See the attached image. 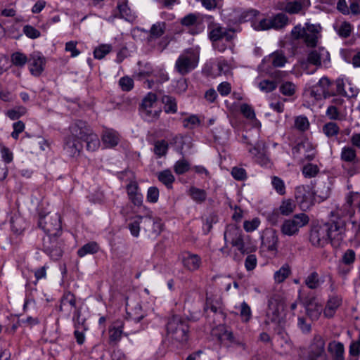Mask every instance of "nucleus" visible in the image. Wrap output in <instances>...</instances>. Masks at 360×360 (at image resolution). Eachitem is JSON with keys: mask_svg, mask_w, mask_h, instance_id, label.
<instances>
[{"mask_svg": "<svg viewBox=\"0 0 360 360\" xmlns=\"http://www.w3.org/2000/svg\"><path fill=\"white\" fill-rule=\"evenodd\" d=\"M68 131L63 139V150L68 157L77 158L82 152L84 141L93 129L86 121L77 120L70 124Z\"/></svg>", "mask_w": 360, "mask_h": 360, "instance_id": "f257e3e1", "label": "nucleus"}, {"mask_svg": "<svg viewBox=\"0 0 360 360\" xmlns=\"http://www.w3.org/2000/svg\"><path fill=\"white\" fill-rule=\"evenodd\" d=\"M166 330L168 338L177 342L186 343L189 339L188 324L178 316H173L169 319Z\"/></svg>", "mask_w": 360, "mask_h": 360, "instance_id": "f03ea898", "label": "nucleus"}, {"mask_svg": "<svg viewBox=\"0 0 360 360\" xmlns=\"http://www.w3.org/2000/svg\"><path fill=\"white\" fill-rule=\"evenodd\" d=\"M142 117L147 122H151L158 120L162 112L158 106V97L155 94L149 92L142 100L139 108Z\"/></svg>", "mask_w": 360, "mask_h": 360, "instance_id": "7ed1b4c3", "label": "nucleus"}, {"mask_svg": "<svg viewBox=\"0 0 360 360\" xmlns=\"http://www.w3.org/2000/svg\"><path fill=\"white\" fill-rule=\"evenodd\" d=\"M198 60L196 52L192 49H188L178 57L174 68L180 75H185L198 66Z\"/></svg>", "mask_w": 360, "mask_h": 360, "instance_id": "20e7f679", "label": "nucleus"}, {"mask_svg": "<svg viewBox=\"0 0 360 360\" xmlns=\"http://www.w3.org/2000/svg\"><path fill=\"white\" fill-rule=\"evenodd\" d=\"M324 224L327 233H328L329 242L333 247H339L345 236V221L338 217Z\"/></svg>", "mask_w": 360, "mask_h": 360, "instance_id": "39448f33", "label": "nucleus"}, {"mask_svg": "<svg viewBox=\"0 0 360 360\" xmlns=\"http://www.w3.org/2000/svg\"><path fill=\"white\" fill-rule=\"evenodd\" d=\"M38 225L46 233V236H60L62 234L61 218L58 213L40 217Z\"/></svg>", "mask_w": 360, "mask_h": 360, "instance_id": "423d86ee", "label": "nucleus"}, {"mask_svg": "<svg viewBox=\"0 0 360 360\" xmlns=\"http://www.w3.org/2000/svg\"><path fill=\"white\" fill-rule=\"evenodd\" d=\"M309 221V218L306 214H297L292 219L284 221L281 226V232L288 236L296 235L300 229L306 226Z\"/></svg>", "mask_w": 360, "mask_h": 360, "instance_id": "0eeeda50", "label": "nucleus"}, {"mask_svg": "<svg viewBox=\"0 0 360 360\" xmlns=\"http://www.w3.org/2000/svg\"><path fill=\"white\" fill-rule=\"evenodd\" d=\"M64 243L60 236H44L43 238V251L53 260H58L63 255Z\"/></svg>", "mask_w": 360, "mask_h": 360, "instance_id": "6e6552de", "label": "nucleus"}, {"mask_svg": "<svg viewBox=\"0 0 360 360\" xmlns=\"http://www.w3.org/2000/svg\"><path fill=\"white\" fill-rule=\"evenodd\" d=\"M332 83L328 77H321L319 82L311 86L309 89V96L312 101H320L334 95L331 89Z\"/></svg>", "mask_w": 360, "mask_h": 360, "instance_id": "1a4fd4ad", "label": "nucleus"}, {"mask_svg": "<svg viewBox=\"0 0 360 360\" xmlns=\"http://www.w3.org/2000/svg\"><path fill=\"white\" fill-rule=\"evenodd\" d=\"M326 342L319 334L315 335L308 347L307 360H326Z\"/></svg>", "mask_w": 360, "mask_h": 360, "instance_id": "9d476101", "label": "nucleus"}, {"mask_svg": "<svg viewBox=\"0 0 360 360\" xmlns=\"http://www.w3.org/2000/svg\"><path fill=\"white\" fill-rule=\"evenodd\" d=\"M209 38L213 42L219 41H231L235 37L233 30L221 26L219 24H213L208 26Z\"/></svg>", "mask_w": 360, "mask_h": 360, "instance_id": "9b49d317", "label": "nucleus"}, {"mask_svg": "<svg viewBox=\"0 0 360 360\" xmlns=\"http://www.w3.org/2000/svg\"><path fill=\"white\" fill-rule=\"evenodd\" d=\"M181 24L188 29L193 35L201 33L204 30L202 20L199 13H191L181 19Z\"/></svg>", "mask_w": 360, "mask_h": 360, "instance_id": "f8f14e48", "label": "nucleus"}, {"mask_svg": "<svg viewBox=\"0 0 360 360\" xmlns=\"http://www.w3.org/2000/svg\"><path fill=\"white\" fill-rule=\"evenodd\" d=\"M326 54V57L329 60V53L323 49L319 51H312L308 56L307 60L302 63V68L306 71L307 74L314 73L316 68L321 65L322 56Z\"/></svg>", "mask_w": 360, "mask_h": 360, "instance_id": "ddd939ff", "label": "nucleus"}, {"mask_svg": "<svg viewBox=\"0 0 360 360\" xmlns=\"http://www.w3.org/2000/svg\"><path fill=\"white\" fill-rule=\"evenodd\" d=\"M224 238L225 245L220 249V251L223 255H229V250H228L227 244L230 243L231 245L234 241L241 240L243 238V234L240 228L235 225H229L224 231Z\"/></svg>", "mask_w": 360, "mask_h": 360, "instance_id": "4468645a", "label": "nucleus"}, {"mask_svg": "<svg viewBox=\"0 0 360 360\" xmlns=\"http://www.w3.org/2000/svg\"><path fill=\"white\" fill-rule=\"evenodd\" d=\"M295 197L302 210H307L314 204L312 192L304 186H298L295 189Z\"/></svg>", "mask_w": 360, "mask_h": 360, "instance_id": "2eb2a0df", "label": "nucleus"}, {"mask_svg": "<svg viewBox=\"0 0 360 360\" xmlns=\"http://www.w3.org/2000/svg\"><path fill=\"white\" fill-rule=\"evenodd\" d=\"M125 190L131 203L136 207H141L143 205V195L141 193V188L136 181H129L125 186Z\"/></svg>", "mask_w": 360, "mask_h": 360, "instance_id": "dca6fc26", "label": "nucleus"}, {"mask_svg": "<svg viewBox=\"0 0 360 360\" xmlns=\"http://www.w3.org/2000/svg\"><path fill=\"white\" fill-rule=\"evenodd\" d=\"M356 260V253L352 249H347L342 255L338 264V273L345 276L354 268V263Z\"/></svg>", "mask_w": 360, "mask_h": 360, "instance_id": "f3484780", "label": "nucleus"}, {"mask_svg": "<svg viewBox=\"0 0 360 360\" xmlns=\"http://www.w3.org/2000/svg\"><path fill=\"white\" fill-rule=\"evenodd\" d=\"M27 63L30 73L33 76L39 77L44 70L46 58L40 53H34L30 55Z\"/></svg>", "mask_w": 360, "mask_h": 360, "instance_id": "a211bd4d", "label": "nucleus"}, {"mask_svg": "<svg viewBox=\"0 0 360 360\" xmlns=\"http://www.w3.org/2000/svg\"><path fill=\"white\" fill-rule=\"evenodd\" d=\"M303 304L307 316L312 321L318 320L321 314L322 313L323 314L322 305L318 302L316 298L314 297L304 299Z\"/></svg>", "mask_w": 360, "mask_h": 360, "instance_id": "6ab92c4d", "label": "nucleus"}, {"mask_svg": "<svg viewBox=\"0 0 360 360\" xmlns=\"http://www.w3.org/2000/svg\"><path fill=\"white\" fill-rule=\"evenodd\" d=\"M342 304V298L338 295H330L323 308V316L326 319H332Z\"/></svg>", "mask_w": 360, "mask_h": 360, "instance_id": "aec40b11", "label": "nucleus"}, {"mask_svg": "<svg viewBox=\"0 0 360 360\" xmlns=\"http://www.w3.org/2000/svg\"><path fill=\"white\" fill-rule=\"evenodd\" d=\"M309 239L312 245L315 246H324L330 243L325 224L314 228L311 231Z\"/></svg>", "mask_w": 360, "mask_h": 360, "instance_id": "412c9836", "label": "nucleus"}, {"mask_svg": "<svg viewBox=\"0 0 360 360\" xmlns=\"http://www.w3.org/2000/svg\"><path fill=\"white\" fill-rule=\"evenodd\" d=\"M262 142L255 141L253 145L250 146L247 149L255 162L261 165H267L269 163V160L266 155L264 149L262 148Z\"/></svg>", "mask_w": 360, "mask_h": 360, "instance_id": "4be33fe9", "label": "nucleus"}, {"mask_svg": "<svg viewBox=\"0 0 360 360\" xmlns=\"http://www.w3.org/2000/svg\"><path fill=\"white\" fill-rule=\"evenodd\" d=\"M182 264L189 271H195L202 264V259L200 255L186 252L182 255Z\"/></svg>", "mask_w": 360, "mask_h": 360, "instance_id": "5701e85b", "label": "nucleus"}, {"mask_svg": "<svg viewBox=\"0 0 360 360\" xmlns=\"http://www.w3.org/2000/svg\"><path fill=\"white\" fill-rule=\"evenodd\" d=\"M124 323L121 319L115 321L109 328V340L110 343L117 344L121 339L122 335L127 336V333H124Z\"/></svg>", "mask_w": 360, "mask_h": 360, "instance_id": "b1692460", "label": "nucleus"}, {"mask_svg": "<svg viewBox=\"0 0 360 360\" xmlns=\"http://www.w3.org/2000/svg\"><path fill=\"white\" fill-rule=\"evenodd\" d=\"M287 62L286 57L279 52H274L263 58L262 63L268 68H282Z\"/></svg>", "mask_w": 360, "mask_h": 360, "instance_id": "393cba45", "label": "nucleus"}, {"mask_svg": "<svg viewBox=\"0 0 360 360\" xmlns=\"http://www.w3.org/2000/svg\"><path fill=\"white\" fill-rule=\"evenodd\" d=\"M101 140L105 148H112L118 145L120 136L117 131L112 129H107L103 131Z\"/></svg>", "mask_w": 360, "mask_h": 360, "instance_id": "a878e982", "label": "nucleus"}, {"mask_svg": "<svg viewBox=\"0 0 360 360\" xmlns=\"http://www.w3.org/2000/svg\"><path fill=\"white\" fill-rule=\"evenodd\" d=\"M328 351L333 360H345V347L342 342L335 340L330 342Z\"/></svg>", "mask_w": 360, "mask_h": 360, "instance_id": "bb28decb", "label": "nucleus"}, {"mask_svg": "<svg viewBox=\"0 0 360 360\" xmlns=\"http://www.w3.org/2000/svg\"><path fill=\"white\" fill-rule=\"evenodd\" d=\"M281 309V304L278 300L271 297L268 301L266 316L271 321H276L278 319Z\"/></svg>", "mask_w": 360, "mask_h": 360, "instance_id": "cd10ccee", "label": "nucleus"}, {"mask_svg": "<svg viewBox=\"0 0 360 360\" xmlns=\"http://www.w3.org/2000/svg\"><path fill=\"white\" fill-rule=\"evenodd\" d=\"M323 283L324 279L316 271L309 274L304 278V284L311 290L318 289Z\"/></svg>", "mask_w": 360, "mask_h": 360, "instance_id": "c85d7f7f", "label": "nucleus"}, {"mask_svg": "<svg viewBox=\"0 0 360 360\" xmlns=\"http://www.w3.org/2000/svg\"><path fill=\"white\" fill-rule=\"evenodd\" d=\"M310 4V0H297L287 3L284 10L290 14L298 13L303 8H307Z\"/></svg>", "mask_w": 360, "mask_h": 360, "instance_id": "c756f323", "label": "nucleus"}, {"mask_svg": "<svg viewBox=\"0 0 360 360\" xmlns=\"http://www.w3.org/2000/svg\"><path fill=\"white\" fill-rule=\"evenodd\" d=\"M166 30V23L165 22H157L153 24L148 31V41L151 42L153 39H156L162 37Z\"/></svg>", "mask_w": 360, "mask_h": 360, "instance_id": "7c9ffc66", "label": "nucleus"}, {"mask_svg": "<svg viewBox=\"0 0 360 360\" xmlns=\"http://www.w3.org/2000/svg\"><path fill=\"white\" fill-rule=\"evenodd\" d=\"M158 179L164 184L168 189L173 186L175 177L169 169H165L158 173Z\"/></svg>", "mask_w": 360, "mask_h": 360, "instance_id": "2f4dec72", "label": "nucleus"}, {"mask_svg": "<svg viewBox=\"0 0 360 360\" xmlns=\"http://www.w3.org/2000/svg\"><path fill=\"white\" fill-rule=\"evenodd\" d=\"M188 194L194 202L198 204L205 201L207 195L205 190L195 186H191L188 191Z\"/></svg>", "mask_w": 360, "mask_h": 360, "instance_id": "473e14b6", "label": "nucleus"}, {"mask_svg": "<svg viewBox=\"0 0 360 360\" xmlns=\"http://www.w3.org/2000/svg\"><path fill=\"white\" fill-rule=\"evenodd\" d=\"M84 143H86V149L89 152L96 151L101 146L100 139L94 131L88 136L87 139L84 141Z\"/></svg>", "mask_w": 360, "mask_h": 360, "instance_id": "72a5a7b5", "label": "nucleus"}, {"mask_svg": "<svg viewBox=\"0 0 360 360\" xmlns=\"http://www.w3.org/2000/svg\"><path fill=\"white\" fill-rule=\"evenodd\" d=\"M271 29L279 30L285 27L289 22L288 17L284 13H278L271 18Z\"/></svg>", "mask_w": 360, "mask_h": 360, "instance_id": "f704fd0d", "label": "nucleus"}, {"mask_svg": "<svg viewBox=\"0 0 360 360\" xmlns=\"http://www.w3.org/2000/svg\"><path fill=\"white\" fill-rule=\"evenodd\" d=\"M98 250H99L98 244L95 241H92V242L87 243L84 244L82 247H81L77 250V255L79 257H84V256H86V255H89V254H90V255L95 254V253L98 252Z\"/></svg>", "mask_w": 360, "mask_h": 360, "instance_id": "c9c22d12", "label": "nucleus"}, {"mask_svg": "<svg viewBox=\"0 0 360 360\" xmlns=\"http://www.w3.org/2000/svg\"><path fill=\"white\" fill-rule=\"evenodd\" d=\"M117 7L120 18H123L127 21H133L135 20L136 15L128 6L127 2L119 3Z\"/></svg>", "mask_w": 360, "mask_h": 360, "instance_id": "e433bc0d", "label": "nucleus"}, {"mask_svg": "<svg viewBox=\"0 0 360 360\" xmlns=\"http://www.w3.org/2000/svg\"><path fill=\"white\" fill-rule=\"evenodd\" d=\"M219 340L221 344L226 346H229L230 345H244L239 340H236L233 333L229 330H224V332L219 336Z\"/></svg>", "mask_w": 360, "mask_h": 360, "instance_id": "4c0bfd02", "label": "nucleus"}, {"mask_svg": "<svg viewBox=\"0 0 360 360\" xmlns=\"http://www.w3.org/2000/svg\"><path fill=\"white\" fill-rule=\"evenodd\" d=\"M291 274V269L288 264H283L274 273V278L276 283H283Z\"/></svg>", "mask_w": 360, "mask_h": 360, "instance_id": "58836bf2", "label": "nucleus"}, {"mask_svg": "<svg viewBox=\"0 0 360 360\" xmlns=\"http://www.w3.org/2000/svg\"><path fill=\"white\" fill-rule=\"evenodd\" d=\"M169 149V145L165 140H158L154 143L153 152L157 158L165 156Z\"/></svg>", "mask_w": 360, "mask_h": 360, "instance_id": "ea45409f", "label": "nucleus"}, {"mask_svg": "<svg viewBox=\"0 0 360 360\" xmlns=\"http://www.w3.org/2000/svg\"><path fill=\"white\" fill-rule=\"evenodd\" d=\"M162 103L165 104L164 110L166 113H176L177 111V103L176 99L169 96H165L162 98Z\"/></svg>", "mask_w": 360, "mask_h": 360, "instance_id": "a19ab883", "label": "nucleus"}, {"mask_svg": "<svg viewBox=\"0 0 360 360\" xmlns=\"http://www.w3.org/2000/svg\"><path fill=\"white\" fill-rule=\"evenodd\" d=\"M309 122L304 115H299L295 117L294 127L302 132H304L309 129Z\"/></svg>", "mask_w": 360, "mask_h": 360, "instance_id": "79ce46f5", "label": "nucleus"}, {"mask_svg": "<svg viewBox=\"0 0 360 360\" xmlns=\"http://www.w3.org/2000/svg\"><path fill=\"white\" fill-rule=\"evenodd\" d=\"M70 305L71 308L76 307V298L73 293L70 291L65 292L60 300V310L63 311V307Z\"/></svg>", "mask_w": 360, "mask_h": 360, "instance_id": "37998d69", "label": "nucleus"}, {"mask_svg": "<svg viewBox=\"0 0 360 360\" xmlns=\"http://www.w3.org/2000/svg\"><path fill=\"white\" fill-rule=\"evenodd\" d=\"M297 90L296 85L289 81L283 82L279 86V91L284 96H293Z\"/></svg>", "mask_w": 360, "mask_h": 360, "instance_id": "c03bdc74", "label": "nucleus"}, {"mask_svg": "<svg viewBox=\"0 0 360 360\" xmlns=\"http://www.w3.org/2000/svg\"><path fill=\"white\" fill-rule=\"evenodd\" d=\"M27 112L25 107L20 105L6 111V115L11 120H16L25 115Z\"/></svg>", "mask_w": 360, "mask_h": 360, "instance_id": "a18cd8bd", "label": "nucleus"}, {"mask_svg": "<svg viewBox=\"0 0 360 360\" xmlns=\"http://www.w3.org/2000/svg\"><path fill=\"white\" fill-rule=\"evenodd\" d=\"M323 132L328 138L336 136L340 132V127L335 122H330L323 125Z\"/></svg>", "mask_w": 360, "mask_h": 360, "instance_id": "49530a36", "label": "nucleus"}, {"mask_svg": "<svg viewBox=\"0 0 360 360\" xmlns=\"http://www.w3.org/2000/svg\"><path fill=\"white\" fill-rule=\"evenodd\" d=\"M182 122L184 128L193 129L200 125L201 120L197 115H191L184 118Z\"/></svg>", "mask_w": 360, "mask_h": 360, "instance_id": "de8ad7c7", "label": "nucleus"}, {"mask_svg": "<svg viewBox=\"0 0 360 360\" xmlns=\"http://www.w3.org/2000/svg\"><path fill=\"white\" fill-rule=\"evenodd\" d=\"M112 49V45L103 44L97 46L94 51V56L95 58L101 60L105 58Z\"/></svg>", "mask_w": 360, "mask_h": 360, "instance_id": "09e8293b", "label": "nucleus"}, {"mask_svg": "<svg viewBox=\"0 0 360 360\" xmlns=\"http://www.w3.org/2000/svg\"><path fill=\"white\" fill-rule=\"evenodd\" d=\"M341 160L347 162H352L355 160L356 153L354 149L349 146H345L342 148Z\"/></svg>", "mask_w": 360, "mask_h": 360, "instance_id": "8fccbe9b", "label": "nucleus"}, {"mask_svg": "<svg viewBox=\"0 0 360 360\" xmlns=\"http://www.w3.org/2000/svg\"><path fill=\"white\" fill-rule=\"evenodd\" d=\"M302 174L306 178L315 177L319 172V168L316 165L308 163L302 169Z\"/></svg>", "mask_w": 360, "mask_h": 360, "instance_id": "3c124183", "label": "nucleus"}, {"mask_svg": "<svg viewBox=\"0 0 360 360\" xmlns=\"http://www.w3.org/2000/svg\"><path fill=\"white\" fill-rule=\"evenodd\" d=\"M12 63L17 67H23L28 61L25 54L21 52H15L11 56Z\"/></svg>", "mask_w": 360, "mask_h": 360, "instance_id": "603ef678", "label": "nucleus"}, {"mask_svg": "<svg viewBox=\"0 0 360 360\" xmlns=\"http://www.w3.org/2000/svg\"><path fill=\"white\" fill-rule=\"evenodd\" d=\"M189 169L190 164L184 158L176 161L174 165V171L178 175L183 174L187 172Z\"/></svg>", "mask_w": 360, "mask_h": 360, "instance_id": "864d4df0", "label": "nucleus"}, {"mask_svg": "<svg viewBox=\"0 0 360 360\" xmlns=\"http://www.w3.org/2000/svg\"><path fill=\"white\" fill-rule=\"evenodd\" d=\"M309 146L308 141H304L297 143L292 148V153L294 159L297 160L298 161L303 162L302 158L300 156V154L304 153L306 147Z\"/></svg>", "mask_w": 360, "mask_h": 360, "instance_id": "5fc2aeb1", "label": "nucleus"}, {"mask_svg": "<svg viewBox=\"0 0 360 360\" xmlns=\"http://www.w3.org/2000/svg\"><path fill=\"white\" fill-rule=\"evenodd\" d=\"M260 91L266 93L271 92L276 88V84L273 80L263 79L257 84Z\"/></svg>", "mask_w": 360, "mask_h": 360, "instance_id": "6e6d98bb", "label": "nucleus"}, {"mask_svg": "<svg viewBox=\"0 0 360 360\" xmlns=\"http://www.w3.org/2000/svg\"><path fill=\"white\" fill-rule=\"evenodd\" d=\"M277 236L274 233H271L269 236L262 238V244L266 247L269 251H274L277 249Z\"/></svg>", "mask_w": 360, "mask_h": 360, "instance_id": "4d7b16f0", "label": "nucleus"}, {"mask_svg": "<svg viewBox=\"0 0 360 360\" xmlns=\"http://www.w3.org/2000/svg\"><path fill=\"white\" fill-rule=\"evenodd\" d=\"M295 207L292 200L288 199L281 202L279 207V212L281 214L288 216L294 211Z\"/></svg>", "mask_w": 360, "mask_h": 360, "instance_id": "13d9d810", "label": "nucleus"}, {"mask_svg": "<svg viewBox=\"0 0 360 360\" xmlns=\"http://www.w3.org/2000/svg\"><path fill=\"white\" fill-rule=\"evenodd\" d=\"M240 316L243 322H248L252 317V310L246 302H243L240 307Z\"/></svg>", "mask_w": 360, "mask_h": 360, "instance_id": "bf43d9fd", "label": "nucleus"}, {"mask_svg": "<svg viewBox=\"0 0 360 360\" xmlns=\"http://www.w3.org/2000/svg\"><path fill=\"white\" fill-rule=\"evenodd\" d=\"M271 185L279 195H284L285 193V183L281 178L276 176H273L271 178Z\"/></svg>", "mask_w": 360, "mask_h": 360, "instance_id": "052dcab7", "label": "nucleus"}, {"mask_svg": "<svg viewBox=\"0 0 360 360\" xmlns=\"http://www.w3.org/2000/svg\"><path fill=\"white\" fill-rule=\"evenodd\" d=\"M49 269V266L47 264H45L44 266L34 270L33 272L35 277V281H34V285H37L38 281L41 279H46V271Z\"/></svg>", "mask_w": 360, "mask_h": 360, "instance_id": "680f3d73", "label": "nucleus"}, {"mask_svg": "<svg viewBox=\"0 0 360 360\" xmlns=\"http://www.w3.org/2000/svg\"><path fill=\"white\" fill-rule=\"evenodd\" d=\"M119 86L122 91H129L134 88V82L133 79L128 76H125L120 79Z\"/></svg>", "mask_w": 360, "mask_h": 360, "instance_id": "e2e57ef3", "label": "nucleus"}, {"mask_svg": "<svg viewBox=\"0 0 360 360\" xmlns=\"http://www.w3.org/2000/svg\"><path fill=\"white\" fill-rule=\"evenodd\" d=\"M252 27L257 31L271 29V18H263L259 22L255 21L252 22Z\"/></svg>", "mask_w": 360, "mask_h": 360, "instance_id": "0e129e2a", "label": "nucleus"}, {"mask_svg": "<svg viewBox=\"0 0 360 360\" xmlns=\"http://www.w3.org/2000/svg\"><path fill=\"white\" fill-rule=\"evenodd\" d=\"M338 35L342 38H347L352 32V25L348 22H343L337 30Z\"/></svg>", "mask_w": 360, "mask_h": 360, "instance_id": "69168bd1", "label": "nucleus"}, {"mask_svg": "<svg viewBox=\"0 0 360 360\" xmlns=\"http://www.w3.org/2000/svg\"><path fill=\"white\" fill-rule=\"evenodd\" d=\"M217 221V215L214 212H212L205 218L203 222V229L208 233L212 229L213 224H216Z\"/></svg>", "mask_w": 360, "mask_h": 360, "instance_id": "338daca9", "label": "nucleus"}, {"mask_svg": "<svg viewBox=\"0 0 360 360\" xmlns=\"http://www.w3.org/2000/svg\"><path fill=\"white\" fill-rule=\"evenodd\" d=\"M160 195L159 189L155 186H150L147 191L146 200L150 203H156Z\"/></svg>", "mask_w": 360, "mask_h": 360, "instance_id": "774afa93", "label": "nucleus"}]
</instances>
